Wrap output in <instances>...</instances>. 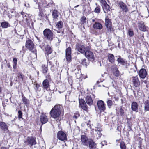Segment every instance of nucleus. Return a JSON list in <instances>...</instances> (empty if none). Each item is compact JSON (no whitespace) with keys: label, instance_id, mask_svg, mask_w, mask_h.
Here are the masks:
<instances>
[{"label":"nucleus","instance_id":"f3484780","mask_svg":"<svg viewBox=\"0 0 149 149\" xmlns=\"http://www.w3.org/2000/svg\"><path fill=\"white\" fill-rule=\"evenodd\" d=\"M82 144L84 146H87L88 143V140L87 137L85 135H83L81 136Z\"/></svg>","mask_w":149,"mask_h":149},{"label":"nucleus","instance_id":"1a4fd4ad","mask_svg":"<svg viewBox=\"0 0 149 149\" xmlns=\"http://www.w3.org/2000/svg\"><path fill=\"white\" fill-rule=\"evenodd\" d=\"M58 138L60 140L65 141L67 140V137L66 134L63 132L59 131L57 134Z\"/></svg>","mask_w":149,"mask_h":149},{"label":"nucleus","instance_id":"aec40b11","mask_svg":"<svg viewBox=\"0 0 149 149\" xmlns=\"http://www.w3.org/2000/svg\"><path fill=\"white\" fill-rule=\"evenodd\" d=\"M117 61L118 63L120 64L123 65H124L127 64V61L123 58L119 57L117 59Z\"/></svg>","mask_w":149,"mask_h":149},{"label":"nucleus","instance_id":"680f3d73","mask_svg":"<svg viewBox=\"0 0 149 149\" xmlns=\"http://www.w3.org/2000/svg\"><path fill=\"white\" fill-rule=\"evenodd\" d=\"M79 6V5H77V6H75V8H77V7H78V6Z\"/></svg>","mask_w":149,"mask_h":149},{"label":"nucleus","instance_id":"2eb2a0df","mask_svg":"<svg viewBox=\"0 0 149 149\" xmlns=\"http://www.w3.org/2000/svg\"><path fill=\"white\" fill-rule=\"evenodd\" d=\"M118 4L123 11L127 12L128 11V9L126 4L122 1L119 2Z\"/></svg>","mask_w":149,"mask_h":149},{"label":"nucleus","instance_id":"b1692460","mask_svg":"<svg viewBox=\"0 0 149 149\" xmlns=\"http://www.w3.org/2000/svg\"><path fill=\"white\" fill-rule=\"evenodd\" d=\"M49 81L47 79L44 80L42 82L43 88L46 89H47L49 87Z\"/></svg>","mask_w":149,"mask_h":149},{"label":"nucleus","instance_id":"ddd939ff","mask_svg":"<svg viewBox=\"0 0 149 149\" xmlns=\"http://www.w3.org/2000/svg\"><path fill=\"white\" fill-rule=\"evenodd\" d=\"M0 128L4 132H7L8 131V125L5 122H0Z\"/></svg>","mask_w":149,"mask_h":149},{"label":"nucleus","instance_id":"864d4df0","mask_svg":"<svg viewBox=\"0 0 149 149\" xmlns=\"http://www.w3.org/2000/svg\"><path fill=\"white\" fill-rule=\"evenodd\" d=\"M17 64L13 63V68L14 69H15L16 68Z\"/></svg>","mask_w":149,"mask_h":149},{"label":"nucleus","instance_id":"37998d69","mask_svg":"<svg viewBox=\"0 0 149 149\" xmlns=\"http://www.w3.org/2000/svg\"><path fill=\"white\" fill-rule=\"evenodd\" d=\"M101 3H102V6H104L107 4L105 0H101Z\"/></svg>","mask_w":149,"mask_h":149},{"label":"nucleus","instance_id":"c85d7f7f","mask_svg":"<svg viewBox=\"0 0 149 149\" xmlns=\"http://www.w3.org/2000/svg\"><path fill=\"white\" fill-rule=\"evenodd\" d=\"M89 147L90 149H96V144L93 141H91L89 142Z\"/></svg>","mask_w":149,"mask_h":149},{"label":"nucleus","instance_id":"7ed1b4c3","mask_svg":"<svg viewBox=\"0 0 149 149\" xmlns=\"http://www.w3.org/2000/svg\"><path fill=\"white\" fill-rule=\"evenodd\" d=\"M26 47L29 50L31 51L34 53H36V50L35 47L33 42L30 40L26 41Z\"/></svg>","mask_w":149,"mask_h":149},{"label":"nucleus","instance_id":"f8f14e48","mask_svg":"<svg viewBox=\"0 0 149 149\" xmlns=\"http://www.w3.org/2000/svg\"><path fill=\"white\" fill-rule=\"evenodd\" d=\"M77 50L82 54H84L86 51V47L82 45L78 44L76 45Z\"/></svg>","mask_w":149,"mask_h":149},{"label":"nucleus","instance_id":"5701e85b","mask_svg":"<svg viewBox=\"0 0 149 149\" xmlns=\"http://www.w3.org/2000/svg\"><path fill=\"white\" fill-rule=\"evenodd\" d=\"M138 106L137 103L136 102H134L132 104L131 109L133 111H136L138 110Z\"/></svg>","mask_w":149,"mask_h":149},{"label":"nucleus","instance_id":"e2e57ef3","mask_svg":"<svg viewBox=\"0 0 149 149\" xmlns=\"http://www.w3.org/2000/svg\"><path fill=\"white\" fill-rule=\"evenodd\" d=\"M92 21L93 22H94L95 21V20L94 19H93L92 20Z\"/></svg>","mask_w":149,"mask_h":149},{"label":"nucleus","instance_id":"e433bc0d","mask_svg":"<svg viewBox=\"0 0 149 149\" xmlns=\"http://www.w3.org/2000/svg\"><path fill=\"white\" fill-rule=\"evenodd\" d=\"M84 110L87 111L88 109L86 103L80 106Z\"/></svg>","mask_w":149,"mask_h":149},{"label":"nucleus","instance_id":"5fc2aeb1","mask_svg":"<svg viewBox=\"0 0 149 149\" xmlns=\"http://www.w3.org/2000/svg\"><path fill=\"white\" fill-rule=\"evenodd\" d=\"M79 115L78 114H77L76 115H74V116L73 117L75 118H77L79 116Z\"/></svg>","mask_w":149,"mask_h":149},{"label":"nucleus","instance_id":"0e129e2a","mask_svg":"<svg viewBox=\"0 0 149 149\" xmlns=\"http://www.w3.org/2000/svg\"><path fill=\"white\" fill-rule=\"evenodd\" d=\"M108 95H109V92L108 93Z\"/></svg>","mask_w":149,"mask_h":149},{"label":"nucleus","instance_id":"a211bd4d","mask_svg":"<svg viewBox=\"0 0 149 149\" xmlns=\"http://www.w3.org/2000/svg\"><path fill=\"white\" fill-rule=\"evenodd\" d=\"M117 67V66L116 65H113L111 66V68L114 70L113 73L114 75L118 77L119 75V72Z\"/></svg>","mask_w":149,"mask_h":149},{"label":"nucleus","instance_id":"a19ab883","mask_svg":"<svg viewBox=\"0 0 149 149\" xmlns=\"http://www.w3.org/2000/svg\"><path fill=\"white\" fill-rule=\"evenodd\" d=\"M100 6H98L95 8L94 12L97 13H100Z\"/></svg>","mask_w":149,"mask_h":149},{"label":"nucleus","instance_id":"79ce46f5","mask_svg":"<svg viewBox=\"0 0 149 149\" xmlns=\"http://www.w3.org/2000/svg\"><path fill=\"white\" fill-rule=\"evenodd\" d=\"M86 20V18L85 17H83L81 18V22L82 24H84L85 23Z\"/></svg>","mask_w":149,"mask_h":149},{"label":"nucleus","instance_id":"4be33fe9","mask_svg":"<svg viewBox=\"0 0 149 149\" xmlns=\"http://www.w3.org/2000/svg\"><path fill=\"white\" fill-rule=\"evenodd\" d=\"M108 59L109 62L114 63L115 62L114 56L111 54H109L108 55Z\"/></svg>","mask_w":149,"mask_h":149},{"label":"nucleus","instance_id":"6e6552de","mask_svg":"<svg viewBox=\"0 0 149 149\" xmlns=\"http://www.w3.org/2000/svg\"><path fill=\"white\" fill-rule=\"evenodd\" d=\"M132 82L135 87H138L139 86L140 83L137 76L132 77Z\"/></svg>","mask_w":149,"mask_h":149},{"label":"nucleus","instance_id":"6e6d98bb","mask_svg":"<svg viewBox=\"0 0 149 149\" xmlns=\"http://www.w3.org/2000/svg\"><path fill=\"white\" fill-rule=\"evenodd\" d=\"M7 65L8 68H9L10 66L9 63H7Z\"/></svg>","mask_w":149,"mask_h":149},{"label":"nucleus","instance_id":"bf43d9fd","mask_svg":"<svg viewBox=\"0 0 149 149\" xmlns=\"http://www.w3.org/2000/svg\"><path fill=\"white\" fill-rule=\"evenodd\" d=\"M58 40V43H59L60 42H61V40H60L58 38H57Z\"/></svg>","mask_w":149,"mask_h":149},{"label":"nucleus","instance_id":"6ab92c4d","mask_svg":"<svg viewBox=\"0 0 149 149\" xmlns=\"http://www.w3.org/2000/svg\"><path fill=\"white\" fill-rule=\"evenodd\" d=\"M40 120L42 124H45L47 123L48 119L47 116L44 114H42L40 116Z\"/></svg>","mask_w":149,"mask_h":149},{"label":"nucleus","instance_id":"4468645a","mask_svg":"<svg viewBox=\"0 0 149 149\" xmlns=\"http://www.w3.org/2000/svg\"><path fill=\"white\" fill-rule=\"evenodd\" d=\"M24 142L25 143H28V144L31 146L35 145L36 143L35 138L33 137H28L27 140Z\"/></svg>","mask_w":149,"mask_h":149},{"label":"nucleus","instance_id":"de8ad7c7","mask_svg":"<svg viewBox=\"0 0 149 149\" xmlns=\"http://www.w3.org/2000/svg\"><path fill=\"white\" fill-rule=\"evenodd\" d=\"M86 59L84 58L82 59L81 60V63L83 65H86Z\"/></svg>","mask_w":149,"mask_h":149},{"label":"nucleus","instance_id":"58836bf2","mask_svg":"<svg viewBox=\"0 0 149 149\" xmlns=\"http://www.w3.org/2000/svg\"><path fill=\"white\" fill-rule=\"evenodd\" d=\"M120 147L121 149H126V146L124 142H122L120 143Z\"/></svg>","mask_w":149,"mask_h":149},{"label":"nucleus","instance_id":"f257e3e1","mask_svg":"<svg viewBox=\"0 0 149 149\" xmlns=\"http://www.w3.org/2000/svg\"><path fill=\"white\" fill-rule=\"evenodd\" d=\"M62 110V107L60 105H56L50 111L51 116L54 119L59 118Z\"/></svg>","mask_w":149,"mask_h":149},{"label":"nucleus","instance_id":"7c9ffc66","mask_svg":"<svg viewBox=\"0 0 149 149\" xmlns=\"http://www.w3.org/2000/svg\"><path fill=\"white\" fill-rule=\"evenodd\" d=\"M45 50L46 53L48 55L50 54L52 52V50L49 45H47L45 47Z\"/></svg>","mask_w":149,"mask_h":149},{"label":"nucleus","instance_id":"c756f323","mask_svg":"<svg viewBox=\"0 0 149 149\" xmlns=\"http://www.w3.org/2000/svg\"><path fill=\"white\" fill-rule=\"evenodd\" d=\"M102 7L103 8V10L105 13H107L110 11V6L108 4L102 6Z\"/></svg>","mask_w":149,"mask_h":149},{"label":"nucleus","instance_id":"69168bd1","mask_svg":"<svg viewBox=\"0 0 149 149\" xmlns=\"http://www.w3.org/2000/svg\"><path fill=\"white\" fill-rule=\"evenodd\" d=\"M57 32H58V33H60V32H58V31H57Z\"/></svg>","mask_w":149,"mask_h":149},{"label":"nucleus","instance_id":"473e14b6","mask_svg":"<svg viewBox=\"0 0 149 149\" xmlns=\"http://www.w3.org/2000/svg\"><path fill=\"white\" fill-rule=\"evenodd\" d=\"M63 26V23L61 21L58 22L56 24V27L58 29H61Z\"/></svg>","mask_w":149,"mask_h":149},{"label":"nucleus","instance_id":"052dcab7","mask_svg":"<svg viewBox=\"0 0 149 149\" xmlns=\"http://www.w3.org/2000/svg\"><path fill=\"white\" fill-rule=\"evenodd\" d=\"M2 91V89L1 87H0V93H1Z\"/></svg>","mask_w":149,"mask_h":149},{"label":"nucleus","instance_id":"4c0bfd02","mask_svg":"<svg viewBox=\"0 0 149 149\" xmlns=\"http://www.w3.org/2000/svg\"><path fill=\"white\" fill-rule=\"evenodd\" d=\"M35 89L37 91H40L41 90L40 86L39 84H36Z\"/></svg>","mask_w":149,"mask_h":149},{"label":"nucleus","instance_id":"13d9d810","mask_svg":"<svg viewBox=\"0 0 149 149\" xmlns=\"http://www.w3.org/2000/svg\"><path fill=\"white\" fill-rule=\"evenodd\" d=\"M1 149H7V148L6 147H1Z\"/></svg>","mask_w":149,"mask_h":149},{"label":"nucleus","instance_id":"423d86ee","mask_svg":"<svg viewBox=\"0 0 149 149\" xmlns=\"http://www.w3.org/2000/svg\"><path fill=\"white\" fill-rule=\"evenodd\" d=\"M97 105L99 111L101 112H104L106 109L105 104L104 102L101 100L97 102Z\"/></svg>","mask_w":149,"mask_h":149},{"label":"nucleus","instance_id":"4d7b16f0","mask_svg":"<svg viewBox=\"0 0 149 149\" xmlns=\"http://www.w3.org/2000/svg\"><path fill=\"white\" fill-rule=\"evenodd\" d=\"M46 99L47 101H50V98H49L48 99H47V96H46Z\"/></svg>","mask_w":149,"mask_h":149},{"label":"nucleus","instance_id":"3c124183","mask_svg":"<svg viewBox=\"0 0 149 149\" xmlns=\"http://www.w3.org/2000/svg\"><path fill=\"white\" fill-rule=\"evenodd\" d=\"M13 63L17 64V60L16 58H14L13 59Z\"/></svg>","mask_w":149,"mask_h":149},{"label":"nucleus","instance_id":"f704fd0d","mask_svg":"<svg viewBox=\"0 0 149 149\" xmlns=\"http://www.w3.org/2000/svg\"><path fill=\"white\" fill-rule=\"evenodd\" d=\"M107 103L108 107L109 108L113 104V101L110 100H108Z\"/></svg>","mask_w":149,"mask_h":149},{"label":"nucleus","instance_id":"412c9836","mask_svg":"<svg viewBox=\"0 0 149 149\" xmlns=\"http://www.w3.org/2000/svg\"><path fill=\"white\" fill-rule=\"evenodd\" d=\"M86 101L88 105H91L93 103V100L90 96H87L86 97Z\"/></svg>","mask_w":149,"mask_h":149},{"label":"nucleus","instance_id":"8fccbe9b","mask_svg":"<svg viewBox=\"0 0 149 149\" xmlns=\"http://www.w3.org/2000/svg\"><path fill=\"white\" fill-rule=\"evenodd\" d=\"M49 5L50 6H47V8L50 7H52L54 5V4L53 3H49Z\"/></svg>","mask_w":149,"mask_h":149},{"label":"nucleus","instance_id":"a878e982","mask_svg":"<svg viewBox=\"0 0 149 149\" xmlns=\"http://www.w3.org/2000/svg\"><path fill=\"white\" fill-rule=\"evenodd\" d=\"M93 28L95 29H101L102 28V26L99 22H95L93 25Z\"/></svg>","mask_w":149,"mask_h":149},{"label":"nucleus","instance_id":"338daca9","mask_svg":"<svg viewBox=\"0 0 149 149\" xmlns=\"http://www.w3.org/2000/svg\"><path fill=\"white\" fill-rule=\"evenodd\" d=\"M21 13V14H22V15H23V14H22V13Z\"/></svg>","mask_w":149,"mask_h":149},{"label":"nucleus","instance_id":"774afa93","mask_svg":"<svg viewBox=\"0 0 149 149\" xmlns=\"http://www.w3.org/2000/svg\"><path fill=\"white\" fill-rule=\"evenodd\" d=\"M135 67H136V65H135Z\"/></svg>","mask_w":149,"mask_h":149},{"label":"nucleus","instance_id":"20e7f679","mask_svg":"<svg viewBox=\"0 0 149 149\" xmlns=\"http://www.w3.org/2000/svg\"><path fill=\"white\" fill-rule=\"evenodd\" d=\"M42 71L47 79L50 78L49 73H48V68L47 64H42Z\"/></svg>","mask_w":149,"mask_h":149},{"label":"nucleus","instance_id":"dca6fc26","mask_svg":"<svg viewBox=\"0 0 149 149\" xmlns=\"http://www.w3.org/2000/svg\"><path fill=\"white\" fill-rule=\"evenodd\" d=\"M139 74L140 78L142 79L144 78L147 74L146 70L144 69H141L139 72Z\"/></svg>","mask_w":149,"mask_h":149},{"label":"nucleus","instance_id":"c03bdc74","mask_svg":"<svg viewBox=\"0 0 149 149\" xmlns=\"http://www.w3.org/2000/svg\"><path fill=\"white\" fill-rule=\"evenodd\" d=\"M18 116L19 118H21L22 116V112L21 111L19 110L18 111Z\"/></svg>","mask_w":149,"mask_h":149},{"label":"nucleus","instance_id":"39448f33","mask_svg":"<svg viewBox=\"0 0 149 149\" xmlns=\"http://www.w3.org/2000/svg\"><path fill=\"white\" fill-rule=\"evenodd\" d=\"M89 47H86V51L84 53L85 56L89 59H93L94 56L93 53L89 50Z\"/></svg>","mask_w":149,"mask_h":149},{"label":"nucleus","instance_id":"cd10ccee","mask_svg":"<svg viewBox=\"0 0 149 149\" xmlns=\"http://www.w3.org/2000/svg\"><path fill=\"white\" fill-rule=\"evenodd\" d=\"M144 104L145 110L146 111H149V100L145 101Z\"/></svg>","mask_w":149,"mask_h":149},{"label":"nucleus","instance_id":"a18cd8bd","mask_svg":"<svg viewBox=\"0 0 149 149\" xmlns=\"http://www.w3.org/2000/svg\"><path fill=\"white\" fill-rule=\"evenodd\" d=\"M129 35L130 36H132L134 35L133 32L131 30H129L128 31Z\"/></svg>","mask_w":149,"mask_h":149},{"label":"nucleus","instance_id":"f03ea898","mask_svg":"<svg viewBox=\"0 0 149 149\" xmlns=\"http://www.w3.org/2000/svg\"><path fill=\"white\" fill-rule=\"evenodd\" d=\"M43 34L45 38L51 41L54 38L53 33L49 29H46L43 31Z\"/></svg>","mask_w":149,"mask_h":149},{"label":"nucleus","instance_id":"49530a36","mask_svg":"<svg viewBox=\"0 0 149 149\" xmlns=\"http://www.w3.org/2000/svg\"><path fill=\"white\" fill-rule=\"evenodd\" d=\"M120 113L121 115H123L124 113V110L122 108L120 109Z\"/></svg>","mask_w":149,"mask_h":149},{"label":"nucleus","instance_id":"603ef678","mask_svg":"<svg viewBox=\"0 0 149 149\" xmlns=\"http://www.w3.org/2000/svg\"><path fill=\"white\" fill-rule=\"evenodd\" d=\"M15 3H19V0H12Z\"/></svg>","mask_w":149,"mask_h":149},{"label":"nucleus","instance_id":"393cba45","mask_svg":"<svg viewBox=\"0 0 149 149\" xmlns=\"http://www.w3.org/2000/svg\"><path fill=\"white\" fill-rule=\"evenodd\" d=\"M52 15L54 19L56 20L59 16V13L57 10H54L52 12Z\"/></svg>","mask_w":149,"mask_h":149},{"label":"nucleus","instance_id":"0eeeda50","mask_svg":"<svg viewBox=\"0 0 149 149\" xmlns=\"http://www.w3.org/2000/svg\"><path fill=\"white\" fill-rule=\"evenodd\" d=\"M105 25L107 31L109 32H111L113 31V28L112 26V23L111 20L107 17L105 18Z\"/></svg>","mask_w":149,"mask_h":149},{"label":"nucleus","instance_id":"2f4dec72","mask_svg":"<svg viewBox=\"0 0 149 149\" xmlns=\"http://www.w3.org/2000/svg\"><path fill=\"white\" fill-rule=\"evenodd\" d=\"M1 26L3 28H6L8 26H10L8 22H7L4 21L1 23Z\"/></svg>","mask_w":149,"mask_h":149},{"label":"nucleus","instance_id":"ea45409f","mask_svg":"<svg viewBox=\"0 0 149 149\" xmlns=\"http://www.w3.org/2000/svg\"><path fill=\"white\" fill-rule=\"evenodd\" d=\"M79 107H80V106L81 105L86 103L84 100L82 99H79Z\"/></svg>","mask_w":149,"mask_h":149},{"label":"nucleus","instance_id":"c9c22d12","mask_svg":"<svg viewBox=\"0 0 149 149\" xmlns=\"http://www.w3.org/2000/svg\"><path fill=\"white\" fill-rule=\"evenodd\" d=\"M76 77L77 79H79L82 76L81 71L80 70H78V72L75 73Z\"/></svg>","mask_w":149,"mask_h":149},{"label":"nucleus","instance_id":"9d476101","mask_svg":"<svg viewBox=\"0 0 149 149\" xmlns=\"http://www.w3.org/2000/svg\"><path fill=\"white\" fill-rule=\"evenodd\" d=\"M71 49L70 47L67 48L66 50L65 57L67 61L69 62L71 60Z\"/></svg>","mask_w":149,"mask_h":149},{"label":"nucleus","instance_id":"9b49d317","mask_svg":"<svg viewBox=\"0 0 149 149\" xmlns=\"http://www.w3.org/2000/svg\"><path fill=\"white\" fill-rule=\"evenodd\" d=\"M138 25L140 30L143 31H146L148 27L146 26L142 21L139 22L138 23Z\"/></svg>","mask_w":149,"mask_h":149},{"label":"nucleus","instance_id":"09e8293b","mask_svg":"<svg viewBox=\"0 0 149 149\" xmlns=\"http://www.w3.org/2000/svg\"><path fill=\"white\" fill-rule=\"evenodd\" d=\"M17 76L19 78H21L22 80H23V78L22 75L19 73H18Z\"/></svg>","mask_w":149,"mask_h":149},{"label":"nucleus","instance_id":"bb28decb","mask_svg":"<svg viewBox=\"0 0 149 149\" xmlns=\"http://www.w3.org/2000/svg\"><path fill=\"white\" fill-rule=\"evenodd\" d=\"M95 133L97 134V138H100L102 135V134L101 133V129L99 128H97L95 129Z\"/></svg>","mask_w":149,"mask_h":149},{"label":"nucleus","instance_id":"72a5a7b5","mask_svg":"<svg viewBox=\"0 0 149 149\" xmlns=\"http://www.w3.org/2000/svg\"><path fill=\"white\" fill-rule=\"evenodd\" d=\"M22 97V100L24 104L26 106L29 105V100L23 96Z\"/></svg>","mask_w":149,"mask_h":149}]
</instances>
